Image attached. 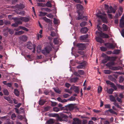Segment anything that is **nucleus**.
Returning <instances> with one entry per match:
<instances>
[{"label": "nucleus", "mask_w": 124, "mask_h": 124, "mask_svg": "<svg viewBox=\"0 0 124 124\" xmlns=\"http://www.w3.org/2000/svg\"><path fill=\"white\" fill-rule=\"evenodd\" d=\"M52 49L51 45H49L45 47L44 49L42 50V52L45 55H46L48 54L52 50Z\"/></svg>", "instance_id": "f257e3e1"}, {"label": "nucleus", "mask_w": 124, "mask_h": 124, "mask_svg": "<svg viewBox=\"0 0 124 124\" xmlns=\"http://www.w3.org/2000/svg\"><path fill=\"white\" fill-rule=\"evenodd\" d=\"M68 117L67 115L62 114L60 116H59L58 117L57 120L60 122L64 121L67 122L68 121Z\"/></svg>", "instance_id": "f03ea898"}, {"label": "nucleus", "mask_w": 124, "mask_h": 124, "mask_svg": "<svg viewBox=\"0 0 124 124\" xmlns=\"http://www.w3.org/2000/svg\"><path fill=\"white\" fill-rule=\"evenodd\" d=\"M77 13L78 14L79 16L77 17L78 20H79L83 19V20H87V18L86 16H83L82 14H81L80 12L78 11H77Z\"/></svg>", "instance_id": "7ed1b4c3"}, {"label": "nucleus", "mask_w": 124, "mask_h": 124, "mask_svg": "<svg viewBox=\"0 0 124 124\" xmlns=\"http://www.w3.org/2000/svg\"><path fill=\"white\" fill-rule=\"evenodd\" d=\"M104 45L108 49H114L116 46L115 45H114L112 43L109 42L105 43Z\"/></svg>", "instance_id": "20e7f679"}, {"label": "nucleus", "mask_w": 124, "mask_h": 124, "mask_svg": "<svg viewBox=\"0 0 124 124\" xmlns=\"http://www.w3.org/2000/svg\"><path fill=\"white\" fill-rule=\"evenodd\" d=\"M76 46L78 48V50H84L85 47V44L82 43H78L77 44Z\"/></svg>", "instance_id": "39448f33"}, {"label": "nucleus", "mask_w": 124, "mask_h": 124, "mask_svg": "<svg viewBox=\"0 0 124 124\" xmlns=\"http://www.w3.org/2000/svg\"><path fill=\"white\" fill-rule=\"evenodd\" d=\"M97 16L100 18H101L103 23H107L108 22V21L107 19L104 16L102 15H100L98 13L96 14Z\"/></svg>", "instance_id": "423d86ee"}, {"label": "nucleus", "mask_w": 124, "mask_h": 124, "mask_svg": "<svg viewBox=\"0 0 124 124\" xmlns=\"http://www.w3.org/2000/svg\"><path fill=\"white\" fill-rule=\"evenodd\" d=\"M117 10L116 8H114L112 6H110L109 7V9L108 10L107 13H115Z\"/></svg>", "instance_id": "0eeeda50"}, {"label": "nucleus", "mask_w": 124, "mask_h": 124, "mask_svg": "<svg viewBox=\"0 0 124 124\" xmlns=\"http://www.w3.org/2000/svg\"><path fill=\"white\" fill-rule=\"evenodd\" d=\"M102 55L105 57V58L102 60V63L104 64L106 63L109 60L110 58L109 57L107 56L106 55L104 54H102Z\"/></svg>", "instance_id": "6e6552de"}, {"label": "nucleus", "mask_w": 124, "mask_h": 124, "mask_svg": "<svg viewBox=\"0 0 124 124\" xmlns=\"http://www.w3.org/2000/svg\"><path fill=\"white\" fill-rule=\"evenodd\" d=\"M106 84L107 85H111L110 87L114 88L115 90H116L117 89V88L115 85L113 83L111 82L110 81L107 80L106 81Z\"/></svg>", "instance_id": "1a4fd4ad"}, {"label": "nucleus", "mask_w": 124, "mask_h": 124, "mask_svg": "<svg viewBox=\"0 0 124 124\" xmlns=\"http://www.w3.org/2000/svg\"><path fill=\"white\" fill-rule=\"evenodd\" d=\"M109 112L112 114H114L116 115H117V114L116 112L114 111L111 109H109L108 110H106L105 111V112L106 115H108Z\"/></svg>", "instance_id": "9d476101"}, {"label": "nucleus", "mask_w": 124, "mask_h": 124, "mask_svg": "<svg viewBox=\"0 0 124 124\" xmlns=\"http://www.w3.org/2000/svg\"><path fill=\"white\" fill-rule=\"evenodd\" d=\"M73 120L74 121L72 122V124H81V120L78 118H74Z\"/></svg>", "instance_id": "9b49d317"}, {"label": "nucleus", "mask_w": 124, "mask_h": 124, "mask_svg": "<svg viewBox=\"0 0 124 124\" xmlns=\"http://www.w3.org/2000/svg\"><path fill=\"white\" fill-rule=\"evenodd\" d=\"M66 106V109L67 110H69L70 111L72 110L74 108V106L72 104H70Z\"/></svg>", "instance_id": "f8f14e48"}, {"label": "nucleus", "mask_w": 124, "mask_h": 124, "mask_svg": "<svg viewBox=\"0 0 124 124\" xmlns=\"http://www.w3.org/2000/svg\"><path fill=\"white\" fill-rule=\"evenodd\" d=\"M34 45H35L32 44L30 41L28 42L27 44V47L28 49L31 50L33 49Z\"/></svg>", "instance_id": "ddd939ff"}, {"label": "nucleus", "mask_w": 124, "mask_h": 124, "mask_svg": "<svg viewBox=\"0 0 124 124\" xmlns=\"http://www.w3.org/2000/svg\"><path fill=\"white\" fill-rule=\"evenodd\" d=\"M100 36L103 38H107L109 37L108 35L107 34H105L102 32H98Z\"/></svg>", "instance_id": "4468645a"}, {"label": "nucleus", "mask_w": 124, "mask_h": 124, "mask_svg": "<svg viewBox=\"0 0 124 124\" xmlns=\"http://www.w3.org/2000/svg\"><path fill=\"white\" fill-rule=\"evenodd\" d=\"M70 89L74 90V91L75 93L78 94L79 93V90L78 87H77L74 86H72L71 87Z\"/></svg>", "instance_id": "2eb2a0df"}, {"label": "nucleus", "mask_w": 124, "mask_h": 124, "mask_svg": "<svg viewBox=\"0 0 124 124\" xmlns=\"http://www.w3.org/2000/svg\"><path fill=\"white\" fill-rule=\"evenodd\" d=\"M42 19L46 23H48L50 24H52V20L47 18L45 16L42 17Z\"/></svg>", "instance_id": "dca6fc26"}, {"label": "nucleus", "mask_w": 124, "mask_h": 124, "mask_svg": "<svg viewBox=\"0 0 124 124\" xmlns=\"http://www.w3.org/2000/svg\"><path fill=\"white\" fill-rule=\"evenodd\" d=\"M86 65V64L85 62H82L77 67V69H82L85 67Z\"/></svg>", "instance_id": "f3484780"}, {"label": "nucleus", "mask_w": 124, "mask_h": 124, "mask_svg": "<svg viewBox=\"0 0 124 124\" xmlns=\"http://www.w3.org/2000/svg\"><path fill=\"white\" fill-rule=\"evenodd\" d=\"M20 19L22 21L25 22H27L30 20L29 18L25 17H21Z\"/></svg>", "instance_id": "a211bd4d"}, {"label": "nucleus", "mask_w": 124, "mask_h": 124, "mask_svg": "<svg viewBox=\"0 0 124 124\" xmlns=\"http://www.w3.org/2000/svg\"><path fill=\"white\" fill-rule=\"evenodd\" d=\"M15 7L18 9H22L24 8V6L23 4H21L19 5H16Z\"/></svg>", "instance_id": "6ab92c4d"}, {"label": "nucleus", "mask_w": 124, "mask_h": 124, "mask_svg": "<svg viewBox=\"0 0 124 124\" xmlns=\"http://www.w3.org/2000/svg\"><path fill=\"white\" fill-rule=\"evenodd\" d=\"M88 37L87 34L81 36L79 38L80 40L81 41H84Z\"/></svg>", "instance_id": "aec40b11"}, {"label": "nucleus", "mask_w": 124, "mask_h": 124, "mask_svg": "<svg viewBox=\"0 0 124 124\" xmlns=\"http://www.w3.org/2000/svg\"><path fill=\"white\" fill-rule=\"evenodd\" d=\"M81 31L83 33H86L88 31V28L86 27L82 28L81 29Z\"/></svg>", "instance_id": "412c9836"}, {"label": "nucleus", "mask_w": 124, "mask_h": 124, "mask_svg": "<svg viewBox=\"0 0 124 124\" xmlns=\"http://www.w3.org/2000/svg\"><path fill=\"white\" fill-rule=\"evenodd\" d=\"M54 122V121L53 119H50L47 121L46 123L47 124H53Z\"/></svg>", "instance_id": "4be33fe9"}, {"label": "nucleus", "mask_w": 124, "mask_h": 124, "mask_svg": "<svg viewBox=\"0 0 124 124\" xmlns=\"http://www.w3.org/2000/svg\"><path fill=\"white\" fill-rule=\"evenodd\" d=\"M96 39L97 42L100 43H102L104 41V40L99 37H97Z\"/></svg>", "instance_id": "5701e85b"}, {"label": "nucleus", "mask_w": 124, "mask_h": 124, "mask_svg": "<svg viewBox=\"0 0 124 124\" xmlns=\"http://www.w3.org/2000/svg\"><path fill=\"white\" fill-rule=\"evenodd\" d=\"M78 79V78L77 77L72 78L70 79V81L72 82L75 83L77 81Z\"/></svg>", "instance_id": "b1692460"}, {"label": "nucleus", "mask_w": 124, "mask_h": 124, "mask_svg": "<svg viewBox=\"0 0 124 124\" xmlns=\"http://www.w3.org/2000/svg\"><path fill=\"white\" fill-rule=\"evenodd\" d=\"M109 99L110 101L113 102L116 101V100L115 97L112 95H111L109 96Z\"/></svg>", "instance_id": "393cba45"}, {"label": "nucleus", "mask_w": 124, "mask_h": 124, "mask_svg": "<svg viewBox=\"0 0 124 124\" xmlns=\"http://www.w3.org/2000/svg\"><path fill=\"white\" fill-rule=\"evenodd\" d=\"M46 102V101L42 99L39 100V103L40 105L42 106L44 105L45 103Z\"/></svg>", "instance_id": "a878e982"}, {"label": "nucleus", "mask_w": 124, "mask_h": 124, "mask_svg": "<svg viewBox=\"0 0 124 124\" xmlns=\"http://www.w3.org/2000/svg\"><path fill=\"white\" fill-rule=\"evenodd\" d=\"M114 63L113 62H108L106 64V65L107 66L109 67V68L112 67V66H114Z\"/></svg>", "instance_id": "bb28decb"}, {"label": "nucleus", "mask_w": 124, "mask_h": 124, "mask_svg": "<svg viewBox=\"0 0 124 124\" xmlns=\"http://www.w3.org/2000/svg\"><path fill=\"white\" fill-rule=\"evenodd\" d=\"M120 26L122 28L124 27V20L121 19H120Z\"/></svg>", "instance_id": "cd10ccee"}, {"label": "nucleus", "mask_w": 124, "mask_h": 124, "mask_svg": "<svg viewBox=\"0 0 124 124\" xmlns=\"http://www.w3.org/2000/svg\"><path fill=\"white\" fill-rule=\"evenodd\" d=\"M49 116L50 117H57V119L58 118V117L59 116L57 114H53L51 113L49 114Z\"/></svg>", "instance_id": "c85d7f7f"}, {"label": "nucleus", "mask_w": 124, "mask_h": 124, "mask_svg": "<svg viewBox=\"0 0 124 124\" xmlns=\"http://www.w3.org/2000/svg\"><path fill=\"white\" fill-rule=\"evenodd\" d=\"M14 93L17 96H18L19 95V92L17 89H14Z\"/></svg>", "instance_id": "c756f323"}, {"label": "nucleus", "mask_w": 124, "mask_h": 124, "mask_svg": "<svg viewBox=\"0 0 124 124\" xmlns=\"http://www.w3.org/2000/svg\"><path fill=\"white\" fill-rule=\"evenodd\" d=\"M113 91L114 90L112 88H111L107 91V93L109 94H111L113 93Z\"/></svg>", "instance_id": "7c9ffc66"}, {"label": "nucleus", "mask_w": 124, "mask_h": 124, "mask_svg": "<svg viewBox=\"0 0 124 124\" xmlns=\"http://www.w3.org/2000/svg\"><path fill=\"white\" fill-rule=\"evenodd\" d=\"M77 7L79 8V10H82L83 9V6L80 4H78L77 6Z\"/></svg>", "instance_id": "2f4dec72"}, {"label": "nucleus", "mask_w": 124, "mask_h": 124, "mask_svg": "<svg viewBox=\"0 0 124 124\" xmlns=\"http://www.w3.org/2000/svg\"><path fill=\"white\" fill-rule=\"evenodd\" d=\"M46 6L48 7H51L52 5L49 1H48L46 4Z\"/></svg>", "instance_id": "473e14b6"}, {"label": "nucleus", "mask_w": 124, "mask_h": 124, "mask_svg": "<svg viewBox=\"0 0 124 124\" xmlns=\"http://www.w3.org/2000/svg\"><path fill=\"white\" fill-rule=\"evenodd\" d=\"M113 104L118 108H121V107L116 102V101L114 102Z\"/></svg>", "instance_id": "72a5a7b5"}, {"label": "nucleus", "mask_w": 124, "mask_h": 124, "mask_svg": "<svg viewBox=\"0 0 124 124\" xmlns=\"http://www.w3.org/2000/svg\"><path fill=\"white\" fill-rule=\"evenodd\" d=\"M103 29L104 31H106L108 29V26L105 24L103 25Z\"/></svg>", "instance_id": "f704fd0d"}, {"label": "nucleus", "mask_w": 124, "mask_h": 124, "mask_svg": "<svg viewBox=\"0 0 124 124\" xmlns=\"http://www.w3.org/2000/svg\"><path fill=\"white\" fill-rule=\"evenodd\" d=\"M54 44L57 45L59 43V42L58 38H55L54 39Z\"/></svg>", "instance_id": "c9c22d12"}, {"label": "nucleus", "mask_w": 124, "mask_h": 124, "mask_svg": "<svg viewBox=\"0 0 124 124\" xmlns=\"http://www.w3.org/2000/svg\"><path fill=\"white\" fill-rule=\"evenodd\" d=\"M37 52L38 53H40L41 51V47L39 46H38L37 47Z\"/></svg>", "instance_id": "e433bc0d"}, {"label": "nucleus", "mask_w": 124, "mask_h": 124, "mask_svg": "<svg viewBox=\"0 0 124 124\" xmlns=\"http://www.w3.org/2000/svg\"><path fill=\"white\" fill-rule=\"evenodd\" d=\"M78 72L79 74L81 75H83L84 74V71L83 70H78Z\"/></svg>", "instance_id": "4c0bfd02"}, {"label": "nucleus", "mask_w": 124, "mask_h": 124, "mask_svg": "<svg viewBox=\"0 0 124 124\" xmlns=\"http://www.w3.org/2000/svg\"><path fill=\"white\" fill-rule=\"evenodd\" d=\"M116 100L120 103H122L123 102V100L121 98L117 97L116 98Z\"/></svg>", "instance_id": "58836bf2"}, {"label": "nucleus", "mask_w": 124, "mask_h": 124, "mask_svg": "<svg viewBox=\"0 0 124 124\" xmlns=\"http://www.w3.org/2000/svg\"><path fill=\"white\" fill-rule=\"evenodd\" d=\"M28 37L26 36L23 35L22 38V39L23 41H26Z\"/></svg>", "instance_id": "ea45409f"}, {"label": "nucleus", "mask_w": 124, "mask_h": 124, "mask_svg": "<svg viewBox=\"0 0 124 124\" xmlns=\"http://www.w3.org/2000/svg\"><path fill=\"white\" fill-rule=\"evenodd\" d=\"M8 32H9L10 34L12 35L14 33V31L13 30L10 28H8L7 30Z\"/></svg>", "instance_id": "a19ab883"}, {"label": "nucleus", "mask_w": 124, "mask_h": 124, "mask_svg": "<svg viewBox=\"0 0 124 124\" xmlns=\"http://www.w3.org/2000/svg\"><path fill=\"white\" fill-rule=\"evenodd\" d=\"M3 92L5 95H8L9 94L8 91L7 89L4 90Z\"/></svg>", "instance_id": "79ce46f5"}, {"label": "nucleus", "mask_w": 124, "mask_h": 124, "mask_svg": "<svg viewBox=\"0 0 124 124\" xmlns=\"http://www.w3.org/2000/svg\"><path fill=\"white\" fill-rule=\"evenodd\" d=\"M46 13H44L42 11L39 12V16H44L46 15Z\"/></svg>", "instance_id": "37998d69"}, {"label": "nucleus", "mask_w": 124, "mask_h": 124, "mask_svg": "<svg viewBox=\"0 0 124 124\" xmlns=\"http://www.w3.org/2000/svg\"><path fill=\"white\" fill-rule=\"evenodd\" d=\"M86 22L85 21L83 22L80 24V26L81 27H83L85 26L86 24Z\"/></svg>", "instance_id": "c03bdc74"}, {"label": "nucleus", "mask_w": 124, "mask_h": 124, "mask_svg": "<svg viewBox=\"0 0 124 124\" xmlns=\"http://www.w3.org/2000/svg\"><path fill=\"white\" fill-rule=\"evenodd\" d=\"M102 87L100 86L98 87V92L99 93H101L102 91Z\"/></svg>", "instance_id": "a18cd8bd"}, {"label": "nucleus", "mask_w": 124, "mask_h": 124, "mask_svg": "<svg viewBox=\"0 0 124 124\" xmlns=\"http://www.w3.org/2000/svg\"><path fill=\"white\" fill-rule=\"evenodd\" d=\"M42 9L47 12H50L51 11V9L47 8H43Z\"/></svg>", "instance_id": "49530a36"}, {"label": "nucleus", "mask_w": 124, "mask_h": 124, "mask_svg": "<svg viewBox=\"0 0 124 124\" xmlns=\"http://www.w3.org/2000/svg\"><path fill=\"white\" fill-rule=\"evenodd\" d=\"M20 28L24 30L25 31H28V29H27V28H26L25 27L22 26H20Z\"/></svg>", "instance_id": "de8ad7c7"}, {"label": "nucleus", "mask_w": 124, "mask_h": 124, "mask_svg": "<svg viewBox=\"0 0 124 124\" xmlns=\"http://www.w3.org/2000/svg\"><path fill=\"white\" fill-rule=\"evenodd\" d=\"M119 82L120 83H122L124 80V78L122 77H119Z\"/></svg>", "instance_id": "09e8293b"}, {"label": "nucleus", "mask_w": 124, "mask_h": 124, "mask_svg": "<svg viewBox=\"0 0 124 124\" xmlns=\"http://www.w3.org/2000/svg\"><path fill=\"white\" fill-rule=\"evenodd\" d=\"M117 86L118 88L122 89H124V85H122L120 84H118L117 85Z\"/></svg>", "instance_id": "8fccbe9b"}, {"label": "nucleus", "mask_w": 124, "mask_h": 124, "mask_svg": "<svg viewBox=\"0 0 124 124\" xmlns=\"http://www.w3.org/2000/svg\"><path fill=\"white\" fill-rule=\"evenodd\" d=\"M16 117V116L15 114H12L11 116V118L13 120H15V119Z\"/></svg>", "instance_id": "3c124183"}, {"label": "nucleus", "mask_w": 124, "mask_h": 124, "mask_svg": "<svg viewBox=\"0 0 124 124\" xmlns=\"http://www.w3.org/2000/svg\"><path fill=\"white\" fill-rule=\"evenodd\" d=\"M25 11H18L17 12V13L19 15H24L25 14Z\"/></svg>", "instance_id": "603ef678"}, {"label": "nucleus", "mask_w": 124, "mask_h": 124, "mask_svg": "<svg viewBox=\"0 0 124 124\" xmlns=\"http://www.w3.org/2000/svg\"><path fill=\"white\" fill-rule=\"evenodd\" d=\"M100 49L102 51H105L107 50V48L104 47H100Z\"/></svg>", "instance_id": "864d4df0"}, {"label": "nucleus", "mask_w": 124, "mask_h": 124, "mask_svg": "<svg viewBox=\"0 0 124 124\" xmlns=\"http://www.w3.org/2000/svg\"><path fill=\"white\" fill-rule=\"evenodd\" d=\"M46 16L48 17L51 19H52L54 17V16L53 15L50 14L46 15Z\"/></svg>", "instance_id": "5fc2aeb1"}, {"label": "nucleus", "mask_w": 124, "mask_h": 124, "mask_svg": "<svg viewBox=\"0 0 124 124\" xmlns=\"http://www.w3.org/2000/svg\"><path fill=\"white\" fill-rule=\"evenodd\" d=\"M53 110L54 111L56 112H58L60 110V109L57 107L54 108Z\"/></svg>", "instance_id": "6e6d98bb"}, {"label": "nucleus", "mask_w": 124, "mask_h": 124, "mask_svg": "<svg viewBox=\"0 0 124 124\" xmlns=\"http://www.w3.org/2000/svg\"><path fill=\"white\" fill-rule=\"evenodd\" d=\"M105 108H108L109 109H111V106L109 104H106L105 105Z\"/></svg>", "instance_id": "4d7b16f0"}, {"label": "nucleus", "mask_w": 124, "mask_h": 124, "mask_svg": "<svg viewBox=\"0 0 124 124\" xmlns=\"http://www.w3.org/2000/svg\"><path fill=\"white\" fill-rule=\"evenodd\" d=\"M53 89H54V91L56 93H59L60 92V91L58 89L56 88H53Z\"/></svg>", "instance_id": "13d9d810"}, {"label": "nucleus", "mask_w": 124, "mask_h": 124, "mask_svg": "<svg viewBox=\"0 0 124 124\" xmlns=\"http://www.w3.org/2000/svg\"><path fill=\"white\" fill-rule=\"evenodd\" d=\"M75 98L73 96L71 97L69 99H68L70 101H73L75 100Z\"/></svg>", "instance_id": "bf43d9fd"}, {"label": "nucleus", "mask_w": 124, "mask_h": 124, "mask_svg": "<svg viewBox=\"0 0 124 124\" xmlns=\"http://www.w3.org/2000/svg\"><path fill=\"white\" fill-rule=\"evenodd\" d=\"M50 108V107L49 106H47L45 108L44 110L45 111H46L49 110Z\"/></svg>", "instance_id": "052dcab7"}, {"label": "nucleus", "mask_w": 124, "mask_h": 124, "mask_svg": "<svg viewBox=\"0 0 124 124\" xmlns=\"http://www.w3.org/2000/svg\"><path fill=\"white\" fill-rule=\"evenodd\" d=\"M118 96H119V97H120V98H121L122 99H123V100L124 95L122 93H120L118 95Z\"/></svg>", "instance_id": "680f3d73"}, {"label": "nucleus", "mask_w": 124, "mask_h": 124, "mask_svg": "<svg viewBox=\"0 0 124 124\" xmlns=\"http://www.w3.org/2000/svg\"><path fill=\"white\" fill-rule=\"evenodd\" d=\"M24 32V31H20L17 32V34L18 35H20L23 34Z\"/></svg>", "instance_id": "e2e57ef3"}, {"label": "nucleus", "mask_w": 124, "mask_h": 124, "mask_svg": "<svg viewBox=\"0 0 124 124\" xmlns=\"http://www.w3.org/2000/svg\"><path fill=\"white\" fill-rule=\"evenodd\" d=\"M20 18H20H15L14 20L15 22L19 21H21Z\"/></svg>", "instance_id": "0e129e2a"}, {"label": "nucleus", "mask_w": 124, "mask_h": 124, "mask_svg": "<svg viewBox=\"0 0 124 124\" xmlns=\"http://www.w3.org/2000/svg\"><path fill=\"white\" fill-rule=\"evenodd\" d=\"M110 69L113 70H117V67H111L110 68Z\"/></svg>", "instance_id": "69168bd1"}, {"label": "nucleus", "mask_w": 124, "mask_h": 124, "mask_svg": "<svg viewBox=\"0 0 124 124\" xmlns=\"http://www.w3.org/2000/svg\"><path fill=\"white\" fill-rule=\"evenodd\" d=\"M70 95L68 94H64L63 95V97L65 98H67L68 97L70 96Z\"/></svg>", "instance_id": "338daca9"}, {"label": "nucleus", "mask_w": 124, "mask_h": 124, "mask_svg": "<svg viewBox=\"0 0 124 124\" xmlns=\"http://www.w3.org/2000/svg\"><path fill=\"white\" fill-rule=\"evenodd\" d=\"M54 20L53 21L54 23L55 24H57L58 23V20L55 18H54Z\"/></svg>", "instance_id": "774afa93"}]
</instances>
